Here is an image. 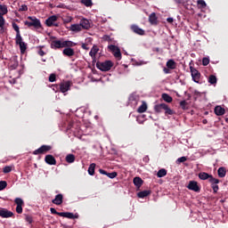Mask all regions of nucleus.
Instances as JSON below:
<instances>
[{
  "label": "nucleus",
  "instance_id": "nucleus-1",
  "mask_svg": "<svg viewBox=\"0 0 228 228\" xmlns=\"http://www.w3.org/2000/svg\"><path fill=\"white\" fill-rule=\"evenodd\" d=\"M76 44L69 40H51V48L52 49H63V47H74Z\"/></svg>",
  "mask_w": 228,
  "mask_h": 228
},
{
  "label": "nucleus",
  "instance_id": "nucleus-2",
  "mask_svg": "<svg viewBox=\"0 0 228 228\" xmlns=\"http://www.w3.org/2000/svg\"><path fill=\"white\" fill-rule=\"evenodd\" d=\"M24 24L28 26V28H34V29H40V28H42L40 20L37 19L35 16H28L27 20L24 21Z\"/></svg>",
  "mask_w": 228,
  "mask_h": 228
},
{
  "label": "nucleus",
  "instance_id": "nucleus-3",
  "mask_svg": "<svg viewBox=\"0 0 228 228\" xmlns=\"http://www.w3.org/2000/svg\"><path fill=\"white\" fill-rule=\"evenodd\" d=\"M8 13V6L5 4H0V33H4V24H5V20H4V15Z\"/></svg>",
  "mask_w": 228,
  "mask_h": 228
},
{
  "label": "nucleus",
  "instance_id": "nucleus-4",
  "mask_svg": "<svg viewBox=\"0 0 228 228\" xmlns=\"http://www.w3.org/2000/svg\"><path fill=\"white\" fill-rule=\"evenodd\" d=\"M97 69L99 70H102V72H108L109 70H111V68L113 67V61H98L96 63Z\"/></svg>",
  "mask_w": 228,
  "mask_h": 228
},
{
  "label": "nucleus",
  "instance_id": "nucleus-5",
  "mask_svg": "<svg viewBox=\"0 0 228 228\" xmlns=\"http://www.w3.org/2000/svg\"><path fill=\"white\" fill-rule=\"evenodd\" d=\"M190 70H191V77L194 83H200V72L193 67H191Z\"/></svg>",
  "mask_w": 228,
  "mask_h": 228
},
{
  "label": "nucleus",
  "instance_id": "nucleus-6",
  "mask_svg": "<svg viewBox=\"0 0 228 228\" xmlns=\"http://www.w3.org/2000/svg\"><path fill=\"white\" fill-rule=\"evenodd\" d=\"M16 44L20 46L21 54H24L26 49H28V45L22 41V37H16Z\"/></svg>",
  "mask_w": 228,
  "mask_h": 228
},
{
  "label": "nucleus",
  "instance_id": "nucleus-7",
  "mask_svg": "<svg viewBox=\"0 0 228 228\" xmlns=\"http://www.w3.org/2000/svg\"><path fill=\"white\" fill-rule=\"evenodd\" d=\"M53 147L50 145H42L40 148L37 150L34 151L33 154L38 155V154H46V152H49Z\"/></svg>",
  "mask_w": 228,
  "mask_h": 228
},
{
  "label": "nucleus",
  "instance_id": "nucleus-8",
  "mask_svg": "<svg viewBox=\"0 0 228 228\" xmlns=\"http://www.w3.org/2000/svg\"><path fill=\"white\" fill-rule=\"evenodd\" d=\"M187 188L188 190L195 191L196 193H199V191H200V186H199V183H197L196 181H190Z\"/></svg>",
  "mask_w": 228,
  "mask_h": 228
},
{
  "label": "nucleus",
  "instance_id": "nucleus-9",
  "mask_svg": "<svg viewBox=\"0 0 228 228\" xmlns=\"http://www.w3.org/2000/svg\"><path fill=\"white\" fill-rule=\"evenodd\" d=\"M14 202L17 205L16 213H18V215H21L22 206H24V200H22V199H20V198H16Z\"/></svg>",
  "mask_w": 228,
  "mask_h": 228
},
{
  "label": "nucleus",
  "instance_id": "nucleus-10",
  "mask_svg": "<svg viewBox=\"0 0 228 228\" xmlns=\"http://www.w3.org/2000/svg\"><path fill=\"white\" fill-rule=\"evenodd\" d=\"M58 20V16L57 15H53L50 16L46 20L45 24L48 26V28H51L52 26H58V24H54Z\"/></svg>",
  "mask_w": 228,
  "mask_h": 228
},
{
  "label": "nucleus",
  "instance_id": "nucleus-11",
  "mask_svg": "<svg viewBox=\"0 0 228 228\" xmlns=\"http://www.w3.org/2000/svg\"><path fill=\"white\" fill-rule=\"evenodd\" d=\"M59 216H63V218H69L71 220H76V218H79V215L72 214L70 212H61V214H59Z\"/></svg>",
  "mask_w": 228,
  "mask_h": 228
},
{
  "label": "nucleus",
  "instance_id": "nucleus-12",
  "mask_svg": "<svg viewBox=\"0 0 228 228\" xmlns=\"http://www.w3.org/2000/svg\"><path fill=\"white\" fill-rule=\"evenodd\" d=\"M60 90L62 94L69 92L70 90V81L61 82L60 84Z\"/></svg>",
  "mask_w": 228,
  "mask_h": 228
},
{
  "label": "nucleus",
  "instance_id": "nucleus-13",
  "mask_svg": "<svg viewBox=\"0 0 228 228\" xmlns=\"http://www.w3.org/2000/svg\"><path fill=\"white\" fill-rule=\"evenodd\" d=\"M110 51L113 53L115 58H120L122 56V53H120V49L118 46H115L113 45H109Z\"/></svg>",
  "mask_w": 228,
  "mask_h": 228
},
{
  "label": "nucleus",
  "instance_id": "nucleus-14",
  "mask_svg": "<svg viewBox=\"0 0 228 228\" xmlns=\"http://www.w3.org/2000/svg\"><path fill=\"white\" fill-rule=\"evenodd\" d=\"M0 216H2V218H11V216H13V213L4 208H0Z\"/></svg>",
  "mask_w": 228,
  "mask_h": 228
},
{
  "label": "nucleus",
  "instance_id": "nucleus-15",
  "mask_svg": "<svg viewBox=\"0 0 228 228\" xmlns=\"http://www.w3.org/2000/svg\"><path fill=\"white\" fill-rule=\"evenodd\" d=\"M53 204L55 206H61L63 204V194H58L55 196V199L52 200Z\"/></svg>",
  "mask_w": 228,
  "mask_h": 228
},
{
  "label": "nucleus",
  "instance_id": "nucleus-16",
  "mask_svg": "<svg viewBox=\"0 0 228 228\" xmlns=\"http://www.w3.org/2000/svg\"><path fill=\"white\" fill-rule=\"evenodd\" d=\"M131 29L132 31H134V33H136V35H141V36L145 35V30H143L142 28H141L136 25H132Z\"/></svg>",
  "mask_w": 228,
  "mask_h": 228
},
{
  "label": "nucleus",
  "instance_id": "nucleus-17",
  "mask_svg": "<svg viewBox=\"0 0 228 228\" xmlns=\"http://www.w3.org/2000/svg\"><path fill=\"white\" fill-rule=\"evenodd\" d=\"M69 31H73V33H79V31H83V28L79 24H72L69 28Z\"/></svg>",
  "mask_w": 228,
  "mask_h": 228
},
{
  "label": "nucleus",
  "instance_id": "nucleus-18",
  "mask_svg": "<svg viewBox=\"0 0 228 228\" xmlns=\"http://www.w3.org/2000/svg\"><path fill=\"white\" fill-rule=\"evenodd\" d=\"M97 53H99V47L97 45H94L89 53V56H91L93 60H95Z\"/></svg>",
  "mask_w": 228,
  "mask_h": 228
},
{
  "label": "nucleus",
  "instance_id": "nucleus-19",
  "mask_svg": "<svg viewBox=\"0 0 228 228\" xmlns=\"http://www.w3.org/2000/svg\"><path fill=\"white\" fill-rule=\"evenodd\" d=\"M9 67L12 70L17 69V67H19V61H17V57H12L11 59L10 63H9Z\"/></svg>",
  "mask_w": 228,
  "mask_h": 228
},
{
  "label": "nucleus",
  "instance_id": "nucleus-20",
  "mask_svg": "<svg viewBox=\"0 0 228 228\" xmlns=\"http://www.w3.org/2000/svg\"><path fill=\"white\" fill-rule=\"evenodd\" d=\"M80 26L82 29H90V21L87 19H82L80 20Z\"/></svg>",
  "mask_w": 228,
  "mask_h": 228
},
{
  "label": "nucleus",
  "instance_id": "nucleus-21",
  "mask_svg": "<svg viewBox=\"0 0 228 228\" xmlns=\"http://www.w3.org/2000/svg\"><path fill=\"white\" fill-rule=\"evenodd\" d=\"M215 113L217 117H222V115H225V109L222 106H216L215 108Z\"/></svg>",
  "mask_w": 228,
  "mask_h": 228
},
{
  "label": "nucleus",
  "instance_id": "nucleus-22",
  "mask_svg": "<svg viewBox=\"0 0 228 228\" xmlns=\"http://www.w3.org/2000/svg\"><path fill=\"white\" fill-rule=\"evenodd\" d=\"M45 161L48 165H56V159H54V157H53V155H46Z\"/></svg>",
  "mask_w": 228,
  "mask_h": 228
},
{
  "label": "nucleus",
  "instance_id": "nucleus-23",
  "mask_svg": "<svg viewBox=\"0 0 228 228\" xmlns=\"http://www.w3.org/2000/svg\"><path fill=\"white\" fill-rule=\"evenodd\" d=\"M149 22L151 24H152L153 26H156L158 24V17L156 16L155 12H152L150 16H149Z\"/></svg>",
  "mask_w": 228,
  "mask_h": 228
},
{
  "label": "nucleus",
  "instance_id": "nucleus-24",
  "mask_svg": "<svg viewBox=\"0 0 228 228\" xmlns=\"http://www.w3.org/2000/svg\"><path fill=\"white\" fill-rule=\"evenodd\" d=\"M62 53L64 54V56H74L75 52L74 49L70 48V47H66L63 51Z\"/></svg>",
  "mask_w": 228,
  "mask_h": 228
},
{
  "label": "nucleus",
  "instance_id": "nucleus-25",
  "mask_svg": "<svg viewBox=\"0 0 228 228\" xmlns=\"http://www.w3.org/2000/svg\"><path fill=\"white\" fill-rule=\"evenodd\" d=\"M165 108H167V104L160 103L154 106V110L156 111V113H161V111H163Z\"/></svg>",
  "mask_w": 228,
  "mask_h": 228
},
{
  "label": "nucleus",
  "instance_id": "nucleus-26",
  "mask_svg": "<svg viewBox=\"0 0 228 228\" xmlns=\"http://www.w3.org/2000/svg\"><path fill=\"white\" fill-rule=\"evenodd\" d=\"M167 69H170L171 70H174L177 67V64L175 63V61L174 60H168L167 62Z\"/></svg>",
  "mask_w": 228,
  "mask_h": 228
},
{
  "label": "nucleus",
  "instance_id": "nucleus-27",
  "mask_svg": "<svg viewBox=\"0 0 228 228\" xmlns=\"http://www.w3.org/2000/svg\"><path fill=\"white\" fill-rule=\"evenodd\" d=\"M147 102H142V105L137 109V113H145L147 111Z\"/></svg>",
  "mask_w": 228,
  "mask_h": 228
},
{
  "label": "nucleus",
  "instance_id": "nucleus-28",
  "mask_svg": "<svg viewBox=\"0 0 228 228\" xmlns=\"http://www.w3.org/2000/svg\"><path fill=\"white\" fill-rule=\"evenodd\" d=\"M211 177V175L206 173V172H201L199 174V178L201 179V181H208Z\"/></svg>",
  "mask_w": 228,
  "mask_h": 228
},
{
  "label": "nucleus",
  "instance_id": "nucleus-29",
  "mask_svg": "<svg viewBox=\"0 0 228 228\" xmlns=\"http://www.w3.org/2000/svg\"><path fill=\"white\" fill-rule=\"evenodd\" d=\"M149 195H151V191H142L137 193L139 199H145V197H149Z\"/></svg>",
  "mask_w": 228,
  "mask_h": 228
},
{
  "label": "nucleus",
  "instance_id": "nucleus-30",
  "mask_svg": "<svg viewBox=\"0 0 228 228\" xmlns=\"http://www.w3.org/2000/svg\"><path fill=\"white\" fill-rule=\"evenodd\" d=\"M134 184L137 187L140 188L143 184V180L140 177H134Z\"/></svg>",
  "mask_w": 228,
  "mask_h": 228
},
{
  "label": "nucleus",
  "instance_id": "nucleus-31",
  "mask_svg": "<svg viewBox=\"0 0 228 228\" xmlns=\"http://www.w3.org/2000/svg\"><path fill=\"white\" fill-rule=\"evenodd\" d=\"M12 28L14 29V31H16V38L20 37V29L19 28V25H17V23H12Z\"/></svg>",
  "mask_w": 228,
  "mask_h": 228
},
{
  "label": "nucleus",
  "instance_id": "nucleus-32",
  "mask_svg": "<svg viewBox=\"0 0 228 228\" xmlns=\"http://www.w3.org/2000/svg\"><path fill=\"white\" fill-rule=\"evenodd\" d=\"M67 163H74L76 161V157L73 154H69L66 156Z\"/></svg>",
  "mask_w": 228,
  "mask_h": 228
},
{
  "label": "nucleus",
  "instance_id": "nucleus-33",
  "mask_svg": "<svg viewBox=\"0 0 228 228\" xmlns=\"http://www.w3.org/2000/svg\"><path fill=\"white\" fill-rule=\"evenodd\" d=\"M88 174L89 175H94V174H95V163H93L89 166Z\"/></svg>",
  "mask_w": 228,
  "mask_h": 228
},
{
  "label": "nucleus",
  "instance_id": "nucleus-34",
  "mask_svg": "<svg viewBox=\"0 0 228 228\" xmlns=\"http://www.w3.org/2000/svg\"><path fill=\"white\" fill-rule=\"evenodd\" d=\"M216 81H217L216 76H215V75H210V76L208 77V83H209L210 85H216Z\"/></svg>",
  "mask_w": 228,
  "mask_h": 228
},
{
  "label": "nucleus",
  "instance_id": "nucleus-35",
  "mask_svg": "<svg viewBox=\"0 0 228 228\" xmlns=\"http://www.w3.org/2000/svg\"><path fill=\"white\" fill-rule=\"evenodd\" d=\"M162 99L165 101V102H172L173 101L172 96L168 95L167 94H163Z\"/></svg>",
  "mask_w": 228,
  "mask_h": 228
},
{
  "label": "nucleus",
  "instance_id": "nucleus-36",
  "mask_svg": "<svg viewBox=\"0 0 228 228\" xmlns=\"http://www.w3.org/2000/svg\"><path fill=\"white\" fill-rule=\"evenodd\" d=\"M217 174L219 177H224L225 174H227V171H225V168L224 167H219L217 170Z\"/></svg>",
  "mask_w": 228,
  "mask_h": 228
},
{
  "label": "nucleus",
  "instance_id": "nucleus-37",
  "mask_svg": "<svg viewBox=\"0 0 228 228\" xmlns=\"http://www.w3.org/2000/svg\"><path fill=\"white\" fill-rule=\"evenodd\" d=\"M13 170V166H6L4 167L3 172L4 174H10Z\"/></svg>",
  "mask_w": 228,
  "mask_h": 228
},
{
  "label": "nucleus",
  "instance_id": "nucleus-38",
  "mask_svg": "<svg viewBox=\"0 0 228 228\" xmlns=\"http://www.w3.org/2000/svg\"><path fill=\"white\" fill-rule=\"evenodd\" d=\"M158 177H165V175H167V169H160L159 170V172L157 173Z\"/></svg>",
  "mask_w": 228,
  "mask_h": 228
},
{
  "label": "nucleus",
  "instance_id": "nucleus-39",
  "mask_svg": "<svg viewBox=\"0 0 228 228\" xmlns=\"http://www.w3.org/2000/svg\"><path fill=\"white\" fill-rule=\"evenodd\" d=\"M209 183L211 185L213 184H218V183H220V180L213 177V175L210 176V178L208 179Z\"/></svg>",
  "mask_w": 228,
  "mask_h": 228
},
{
  "label": "nucleus",
  "instance_id": "nucleus-40",
  "mask_svg": "<svg viewBox=\"0 0 228 228\" xmlns=\"http://www.w3.org/2000/svg\"><path fill=\"white\" fill-rule=\"evenodd\" d=\"M164 111L166 115H174V110L168 108V105L166 104V108H164Z\"/></svg>",
  "mask_w": 228,
  "mask_h": 228
},
{
  "label": "nucleus",
  "instance_id": "nucleus-41",
  "mask_svg": "<svg viewBox=\"0 0 228 228\" xmlns=\"http://www.w3.org/2000/svg\"><path fill=\"white\" fill-rule=\"evenodd\" d=\"M198 6L199 8H206L208 4H206V2L204 0H198Z\"/></svg>",
  "mask_w": 228,
  "mask_h": 228
},
{
  "label": "nucleus",
  "instance_id": "nucleus-42",
  "mask_svg": "<svg viewBox=\"0 0 228 228\" xmlns=\"http://www.w3.org/2000/svg\"><path fill=\"white\" fill-rule=\"evenodd\" d=\"M81 3H82V4H85V6H92V4H94L93 3H92V0H81Z\"/></svg>",
  "mask_w": 228,
  "mask_h": 228
},
{
  "label": "nucleus",
  "instance_id": "nucleus-43",
  "mask_svg": "<svg viewBox=\"0 0 228 228\" xmlns=\"http://www.w3.org/2000/svg\"><path fill=\"white\" fill-rule=\"evenodd\" d=\"M6 186H8V183H6V181H1L0 182V191L4 190V188H6Z\"/></svg>",
  "mask_w": 228,
  "mask_h": 228
},
{
  "label": "nucleus",
  "instance_id": "nucleus-44",
  "mask_svg": "<svg viewBox=\"0 0 228 228\" xmlns=\"http://www.w3.org/2000/svg\"><path fill=\"white\" fill-rule=\"evenodd\" d=\"M202 65H204V67H208V65H209V58L204 57L202 59Z\"/></svg>",
  "mask_w": 228,
  "mask_h": 228
},
{
  "label": "nucleus",
  "instance_id": "nucleus-45",
  "mask_svg": "<svg viewBox=\"0 0 228 228\" xmlns=\"http://www.w3.org/2000/svg\"><path fill=\"white\" fill-rule=\"evenodd\" d=\"M107 177H110V179H115V177H117V172L108 173Z\"/></svg>",
  "mask_w": 228,
  "mask_h": 228
},
{
  "label": "nucleus",
  "instance_id": "nucleus-46",
  "mask_svg": "<svg viewBox=\"0 0 228 228\" xmlns=\"http://www.w3.org/2000/svg\"><path fill=\"white\" fill-rule=\"evenodd\" d=\"M49 81H50V83H54V81H56V75L51 74L49 77Z\"/></svg>",
  "mask_w": 228,
  "mask_h": 228
},
{
  "label": "nucleus",
  "instance_id": "nucleus-47",
  "mask_svg": "<svg viewBox=\"0 0 228 228\" xmlns=\"http://www.w3.org/2000/svg\"><path fill=\"white\" fill-rule=\"evenodd\" d=\"M180 106H181L182 110H186V106H188V102H186V101H182L180 102Z\"/></svg>",
  "mask_w": 228,
  "mask_h": 228
},
{
  "label": "nucleus",
  "instance_id": "nucleus-48",
  "mask_svg": "<svg viewBox=\"0 0 228 228\" xmlns=\"http://www.w3.org/2000/svg\"><path fill=\"white\" fill-rule=\"evenodd\" d=\"M211 188H212L214 193L218 192V190H219L218 184H213V185H211Z\"/></svg>",
  "mask_w": 228,
  "mask_h": 228
},
{
  "label": "nucleus",
  "instance_id": "nucleus-49",
  "mask_svg": "<svg viewBox=\"0 0 228 228\" xmlns=\"http://www.w3.org/2000/svg\"><path fill=\"white\" fill-rule=\"evenodd\" d=\"M19 12H28V5L22 4V5L20 7Z\"/></svg>",
  "mask_w": 228,
  "mask_h": 228
},
{
  "label": "nucleus",
  "instance_id": "nucleus-50",
  "mask_svg": "<svg viewBox=\"0 0 228 228\" xmlns=\"http://www.w3.org/2000/svg\"><path fill=\"white\" fill-rule=\"evenodd\" d=\"M50 211H51L52 215H58V216H60V214H61V212L56 211V209L53 208H51Z\"/></svg>",
  "mask_w": 228,
  "mask_h": 228
},
{
  "label": "nucleus",
  "instance_id": "nucleus-51",
  "mask_svg": "<svg viewBox=\"0 0 228 228\" xmlns=\"http://www.w3.org/2000/svg\"><path fill=\"white\" fill-rule=\"evenodd\" d=\"M65 24H69V22H72V16H68L67 19L63 20Z\"/></svg>",
  "mask_w": 228,
  "mask_h": 228
},
{
  "label": "nucleus",
  "instance_id": "nucleus-52",
  "mask_svg": "<svg viewBox=\"0 0 228 228\" xmlns=\"http://www.w3.org/2000/svg\"><path fill=\"white\" fill-rule=\"evenodd\" d=\"M187 158L186 157H181L179 159H177V163H184V161H187Z\"/></svg>",
  "mask_w": 228,
  "mask_h": 228
},
{
  "label": "nucleus",
  "instance_id": "nucleus-53",
  "mask_svg": "<svg viewBox=\"0 0 228 228\" xmlns=\"http://www.w3.org/2000/svg\"><path fill=\"white\" fill-rule=\"evenodd\" d=\"M26 222H28V224H32L33 217H31L30 216H26Z\"/></svg>",
  "mask_w": 228,
  "mask_h": 228
},
{
  "label": "nucleus",
  "instance_id": "nucleus-54",
  "mask_svg": "<svg viewBox=\"0 0 228 228\" xmlns=\"http://www.w3.org/2000/svg\"><path fill=\"white\" fill-rule=\"evenodd\" d=\"M99 172L102 174V175H108V172L104 171V169H100Z\"/></svg>",
  "mask_w": 228,
  "mask_h": 228
},
{
  "label": "nucleus",
  "instance_id": "nucleus-55",
  "mask_svg": "<svg viewBox=\"0 0 228 228\" xmlns=\"http://www.w3.org/2000/svg\"><path fill=\"white\" fill-rule=\"evenodd\" d=\"M38 54H39V56H44L45 54V53L44 52V50L40 49L38 51Z\"/></svg>",
  "mask_w": 228,
  "mask_h": 228
},
{
  "label": "nucleus",
  "instance_id": "nucleus-56",
  "mask_svg": "<svg viewBox=\"0 0 228 228\" xmlns=\"http://www.w3.org/2000/svg\"><path fill=\"white\" fill-rule=\"evenodd\" d=\"M167 21L169 22V24H172V22H174V18H167Z\"/></svg>",
  "mask_w": 228,
  "mask_h": 228
},
{
  "label": "nucleus",
  "instance_id": "nucleus-57",
  "mask_svg": "<svg viewBox=\"0 0 228 228\" xmlns=\"http://www.w3.org/2000/svg\"><path fill=\"white\" fill-rule=\"evenodd\" d=\"M82 48H84L86 51H88V46L85 44L82 45Z\"/></svg>",
  "mask_w": 228,
  "mask_h": 228
},
{
  "label": "nucleus",
  "instance_id": "nucleus-58",
  "mask_svg": "<svg viewBox=\"0 0 228 228\" xmlns=\"http://www.w3.org/2000/svg\"><path fill=\"white\" fill-rule=\"evenodd\" d=\"M164 72H165V74H168V69L165 68Z\"/></svg>",
  "mask_w": 228,
  "mask_h": 228
},
{
  "label": "nucleus",
  "instance_id": "nucleus-59",
  "mask_svg": "<svg viewBox=\"0 0 228 228\" xmlns=\"http://www.w3.org/2000/svg\"><path fill=\"white\" fill-rule=\"evenodd\" d=\"M178 4H181V0H175Z\"/></svg>",
  "mask_w": 228,
  "mask_h": 228
},
{
  "label": "nucleus",
  "instance_id": "nucleus-60",
  "mask_svg": "<svg viewBox=\"0 0 228 228\" xmlns=\"http://www.w3.org/2000/svg\"><path fill=\"white\" fill-rule=\"evenodd\" d=\"M144 161H149V157H145Z\"/></svg>",
  "mask_w": 228,
  "mask_h": 228
}]
</instances>
